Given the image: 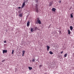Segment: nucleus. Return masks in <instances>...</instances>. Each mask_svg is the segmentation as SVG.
I'll return each mask as SVG.
<instances>
[{
    "label": "nucleus",
    "mask_w": 74,
    "mask_h": 74,
    "mask_svg": "<svg viewBox=\"0 0 74 74\" xmlns=\"http://www.w3.org/2000/svg\"><path fill=\"white\" fill-rule=\"evenodd\" d=\"M63 53V51H61L60 53L61 54H62V53Z\"/></svg>",
    "instance_id": "nucleus-22"
},
{
    "label": "nucleus",
    "mask_w": 74,
    "mask_h": 74,
    "mask_svg": "<svg viewBox=\"0 0 74 74\" xmlns=\"http://www.w3.org/2000/svg\"><path fill=\"white\" fill-rule=\"evenodd\" d=\"M21 8V7H18V8H19V9H20V8Z\"/></svg>",
    "instance_id": "nucleus-26"
},
{
    "label": "nucleus",
    "mask_w": 74,
    "mask_h": 74,
    "mask_svg": "<svg viewBox=\"0 0 74 74\" xmlns=\"http://www.w3.org/2000/svg\"><path fill=\"white\" fill-rule=\"evenodd\" d=\"M7 50H3V53H7Z\"/></svg>",
    "instance_id": "nucleus-5"
},
{
    "label": "nucleus",
    "mask_w": 74,
    "mask_h": 74,
    "mask_svg": "<svg viewBox=\"0 0 74 74\" xmlns=\"http://www.w3.org/2000/svg\"><path fill=\"white\" fill-rule=\"evenodd\" d=\"M37 27H35V28L34 29V31H36V30H37Z\"/></svg>",
    "instance_id": "nucleus-17"
},
{
    "label": "nucleus",
    "mask_w": 74,
    "mask_h": 74,
    "mask_svg": "<svg viewBox=\"0 0 74 74\" xmlns=\"http://www.w3.org/2000/svg\"><path fill=\"white\" fill-rule=\"evenodd\" d=\"M37 24L38 23V24H41V21H40V20L39 19V18H37Z\"/></svg>",
    "instance_id": "nucleus-2"
},
{
    "label": "nucleus",
    "mask_w": 74,
    "mask_h": 74,
    "mask_svg": "<svg viewBox=\"0 0 74 74\" xmlns=\"http://www.w3.org/2000/svg\"><path fill=\"white\" fill-rule=\"evenodd\" d=\"M59 3H61V1H60Z\"/></svg>",
    "instance_id": "nucleus-27"
},
{
    "label": "nucleus",
    "mask_w": 74,
    "mask_h": 74,
    "mask_svg": "<svg viewBox=\"0 0 74 74\" xmlns=\"http://www.w3.org/2000/svg\"><path fill=\"white\" fill-rule=\"evenodd\" d=\"M52 11H54V12H55V11H56V9L54 8H53L52 9Z\"/></svg>",
    "instance_id": "nucleus-6"
},
{
    "label": "nucleus",
    "mask_w": 74,
    "mask_h": 74,
    "mask_svg": "<svg viewBox=\"0 0 74 74\" xmlns=\"http://www.w3.org/2000/svg\"><path fill=\"white\" fill-rule=\"evenodd\" d=\"M19 16L20 17H22V14H19Z\"/></svg>",
    "instance_id": "nucleus-13"
},
{
    "label": "nucleus",
    "mask_w": 74,
    "mask_h": 74,
    "mask_svg": "<svg viewBox=\"0 0 74 74\" xmlns=\"http://www.w3.org/2000/svg\"><path fill=\"white\" fill-rule=\"evenodd\" d=\"M14 50H12V54H13L14 53Z\"/></svg>",
    "instance_id": "nucleus-20"
},
{
    "label": "nucleus",
    "mask_w": 74,
    "mask_h": 74,
    "mask_svg": "<svg viewBox=\"0 0 74 74\" xmlns=\"http://www.w3.org/2000/svg\"><path fill=\"white\" fill-rule=\"evenodd\" d=\"M38 5L37 4H36L35 6V11L36 12H38V11H39V10H38L39 9H38Z\"/></svg>",
    "instance_id": "nucleus-1"
},
{
    "label": "nucleus",
    "mask_w": 74,
    "mask_h": 74,
    "mask_svg": "<svg viewBox=\"0 0 74 74\" xmlns=\"http://www.w3.org/2000/svg\"><path fill=\"white\" fill-rule=\"evenodd\" d=\"M73 13H72V14H71V18H73Z\"/></svg>",
    "instance_id": "nucleus-16"
},
{
    "label": "nucleus",
    "mask_w": 74,
    "mask_h": 74,
    "mask_svg": "<svg viewBox=\"0 0 74 74\" xmlns=\"http://www.w3.org/2000/svg\"><path fill=\"white\" fill-rule=\"evenodd\" d=\"M52 4H53V1H51V2L49 3V7H51V6H52Z\"/></svg>",
    "instance_id": "nucleus-4"
},
{
    "label": "nucleus",
    "mask_w": 74,
    "mask_h": 74,
    "mask_svg": "<svg viewBox=\"0 0 74 74\" xmlns=\"http://www.w3.org/2000/svg\"><path fill=\"white\" fill-rule=\"evenodd\" d=\"M35 1L37 2H38V0H35Z\"/></svg>",
    "instance_id": "nucleus-25"
},
{
    "label": "nucleus",
    "mask_w": 74,
    "mask_h": 74,
    "mask_svg": "<svg viewBox=\"0 0 74 74\" xmlns=\"http://www.w3.org/2000/svg\"><path fill=\"white\" fill-rule=\"evenodd\" d=\"M49 53L51 55H52V54H53V52H52L51 51H49Z\"/></svg>",
    "instance_id": "nucleus-15"
},
{
    "label": "nucleus",
    "mask_w": 74,
    "mask_h": 74,
    "mask_svg": "<svg viewBox=\"0 0 74 74\" xmlns=\"http://www.w3.org/2000/svg\"><path fill=\"white\" fill-rule=\"evenodd\" d=\"M73 29V26H71L70 27V29L71 30H72V29Z\"/></svg>",
    "instance_id": "nucleus-10"
},
{
    "label": "nucleus",
    "mask_w": 74,
    "mask_h": 74,
    "mask_svg": "<svg viewBox=\"0 0 74 74\" xmlns=\"http://www.w3.org/2000/svg\"><path fill=\"white\" fill-rule=\"evenodd\" d=\"M28 68H29V69L30 70H32V69H33V68H32V67H30V66H29Z\"/></svg>",
    "instance_id": "nucleus-11"
},
{
    "label": "nucleus",
    "mask_w": 74,
    "mask_h": 74,
    "mask_svg": "<svg viewBox=\"0 0 74 74\" xmlns=\"http://www.w3.org/2000/svg\"><path fill=\"white\" fill-rule=\"evenodd\" d=\"M4 61H5V60H4L2 61V62H4Z\"/></svg>",
    "instance_id": "nucleus-23"
},
{
    "label": "nucleus",
    "mask_w": 74,
    "mask_h": 74,
    "mask_svg": "<svg viewBox=\"0 0 74 74\" xmlns=\"http://www.w3.org/2000/svg\"><path fill=\"white\" fill-rule=\"evenodd\" d=\"M27 26H30V23L29 21H28L27 23Z\"/></svg>",
    "instance_id": "nucleus-8"
},
{
    "label": "nucleus",
    "mask_w": 74,
    "mask_h": 74,
    "mask_svg": "<svg viewBox=\"0 0 74 74\" xmlns=\"http://www.w3.org/2000/svg\"><path fill=\"white\" fill-rule=\"evenodd\" d=\"M4 42V43H6V42H6V41H5Z\"/></svg>",
    "instance_id": "nucleus-24"
},
{
    "label": "nucleus",
    "mask_w": 74,
    "mask_h": 74,
    "mask_svg": "<svg viewBox=\"0 0 74 74\" xmlns=\"http://www.w3.org/2000/svg\"><path fill=\"white\" fill-rule=\"evenodd\" d=\"M67 31L68 32V34H70V29H69L68 30H67Z\"/></svg>",
    "instance_id": "nucleus-12"
},
{
    "label": "nucleus",
    "mask_w": 74,
    "mask_h": 74,
    "mask_svg": "<svg viewBox=\"0 0 74 74\" xmlns=\"http://www.w3.org/2000/svg\"><path fill=\"white\" fill-rule=\"evenodd\" d=\"M32 62H35V60L34 59H32Z\"/></svg>",
    "instance_id": "nucleus-21"
},
{
    "label": "nucleus",
    "mask_w": 74,
    "mask_h": 74,
    "mask_svg": "<svg viewBox=\"0 0 74 74\" xmlns=\"http://www.w3.org/2000/svg\"><path fill=\"white\" fill-rule=\"evenodd\" d=\"M31 31L32 32H33V29L31 28Z\"/></svg>",
    "instance_id": "nucleus-18"
},
{
    "label": "nucleus",
    "mask_w": 74,
    "mask_h": 74,
    "mask_svg": "<svg viewBox=\"0 0 74 74\" xmlns=\"http://www.w3.org/2000/svg\"><path fill=\"white\" fill-rule=\"evenodd\" d=\"M73 74H74V72L73 73Z\"/></svg>",
    "instance_id": "nucleus-28"
},
{
    "label": "nucleus",
    "mask_w": 74,
    "mask_h": 74,
    "mask_svg": "<svg viewBox=\"0 0 74 74\" xmlns=\"http://www.w3.org/2000/svg\"><path fill=\"white\" fill-rule=\"evenodd\" d=\"M47 50L48 51H49V48H50V47H49V46H47Z\"/></svg>",
    "instance_id": "nucleus-7"
},
{
    "label": "nucleus",
    "mask_w": 74,
    "mask_h": 74,
    "mask_svg": "<svg viewBox=\"0 0 74 74\" xmlns=\"http://www.w3.org/2000/svg\"><path fill=\"white\" fill-rule=\"evenodd\" d=\"M42 65H39V68H41L42 67Z\"/></svg>",
    "instance_id": "nucleus-19"
},
{
    "label": "nucleus",
    "mask_w": 74,
    "mask_h": 74,
    "mask_svg": "<svg viewBox=\"0 0 74 74\" xmlns=\"http://www.w3.org/2000/svg\"><path fill=\"white\" fill-rule=\"evenodd\" d=\"M25 51L23 50V51H22V53H23V54H22V56H24V54L25 53Z\"/></svg>",
    "instance_id": "nucleus-9"
},
{
    "label": "nucleus",
    "mask_w": 74,
    "mask_h": 74,
    "mask_svg": "<svg viewBox=\"0 0 74 74\" xmlns=\"http://www.w3.org/2000/svg\"><path fill=\"white\" fill-rule=\"evenodd\" d=\"M67 53H65L64 55V57H65V58H66V57H67Z\"/></svg>",
    "instance_id": "nucleus-14"
},
{
    "label": "nucleus",
    "mask_w": 74,
    "mask_h": 74,
    "mask_svg": "<svg viewBox=\"0 0 74 74\" xmlns=\"http://www.w3.org/2000/svg\"><path fill=\"white\" fill-rule=\"evenodd\" d=\"M25 3H26V1H24L22 4V6L21 7V8H23V7H24V6L25 5Z\"/></svg>",
    "instance_id": "nucleus-3"
}]
</instances>
